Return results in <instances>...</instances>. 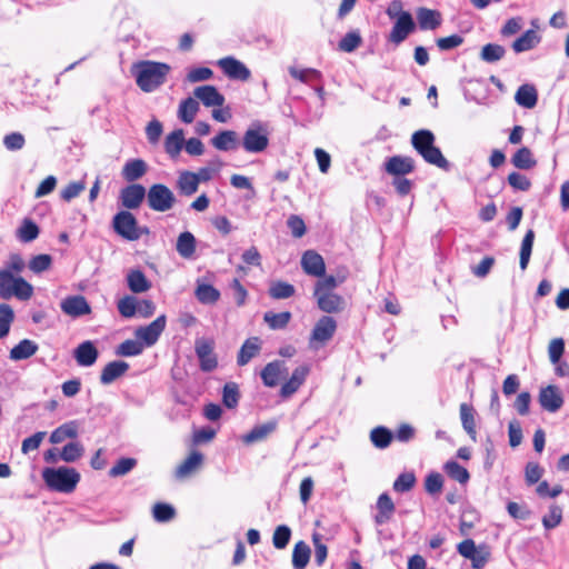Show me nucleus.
I'll list each match as a JSON object with an SVG mask.
<instances>
[{
	"mask_svg": "<svg viewBox=\"0 0 569 569\" xmlns=\"http://www.w3.org/2000/svg\"><path fill=\"white\" fill-rule=\"evenodd\" d=\"M170 70L171 67L169 64L151 60L139 61L131 68L137 86L143 92H152L162 86Z\"/></svg>",
	"mask_w": 569,
	"mask_h": 569,
	"instance_id": "1",
	"label": "nucleus"
},
{
	"mask_svg": "<svg viewBox=\"0 0 569 569\" xmlns=\"http://www.w3.org/2000/svg\"><path fill=\"white\" fill-rule=\"evenodd\" d=\"M42 478L50 490L70 493L80 481V473L69 467L46 468L42 471Z\"/></svg>",
	"mask_w": 569,
	"mask_h": 569,
	"instance_id": "2",
	"label": "nucleus"
},
{
	"mask_svg": "<svg viewBox=\"0 0 569 569\" xmlns=\"http://www.w3.org/2000/svg\"><path fill=\"white\" fill-rule=\"evenodd\" d=\"M33 295V287L21 276L8 271H0V298L8 300L12 297L21 301L29 300Z\"/></svg>",
	"mask_w": 569,
	"mask_h": 569,
	"instance_id": "3",
	"label": "nucleus"
},
{
	"mask_svg": "<svg viewBox=\"0 0 569 569\" xmlns=\"http://www.w3.org/2000/svg\"><path fill=\"white\" fill-rule=\"evenodd\" d=\"M113 230L123 239L136 241L143 233H148L147 228H140L136 217L127 210L118 212L112 219Z\"/></svg>",
	"mask_w": 569,
	"mask_h": 569,
	"instance_id": "4",
	"label": "nucleus"
},
{
	"mask_svg": "<svg viewBox=\"0 0 569 569\" xmlns=\"http://www.w3.org/2000/svg\"><path fill=\"white\" fill-rule=\"evenodd\" d=\"M148 206L157 212H166L173 208L176 196L166 184H152L147 192Z\"/></svg>",
	"mask_w": 569,
	"mask_h": 569,
	"instance_id": "5",
	"label": "nucleus"
},
{
	"mask_svg": "<svg viewBox=\"0 0 569 569\" xmlns=\"http://www.w3.org/2000/svg\"><path fill=\"white\" fill-rule=\"evenodd\" d=\"M213 341L204 338L194 342L196 355L199 359L200 369L204 372L213 371L218 366L217 356L213 352Z\"/></svg>",
	"mask_w": 569,
	"mask_h": 569,
	"instance_id": "6",
	"label": "nucleus"
},
{
	"mask_svg": "<svg viewBox=\"0 0 569 569\" xmlns=\"http://www.w3.org/2000/svg\"><path fill=\"white\" fill-rule=\"evenodd\" d=\"M166 323L167 318L164 315H161L148 326L139 327L134 335L137 339L142 341L147 347H151L158 341L160 335L166 328Z\"/></svg>",
	"mask_w": 569,
	"mask_h": 569,
	"instance_id": "7",
	"label": "nucleus"
},
{
	"mask_svg": "<svg viewBox=\"0 0 569 569\" xmlns=\"http://www.w3.org/2000/svg\"><path fill=\"white\" fill-rule=\"evenodd\" d=\"M218 66L229 79L247 81L251 77V72L244 63L233 57L220 59Z\"/></svg>",
	"mask_w": 569,
	"mask_h": 569,
	"instance_id": "8",
	"label": "nucleus"
},
{
	"mask_svg": "<svg viewBox=\"0 0 569 569\" xmlns=\"http://www.w3.org/2000/svg\"><path fill=\"white\" fill-rule=\"evenodd\" d=\"M60 308L63 313L72 318H79L91 312V307L87 299L80 295L64 298L60 303Z\"/></svg>",
	"mask_w": 569,
	"mask_h": 569,
	"instance_id": "9",
	"label": "nucleus"
},
{
	"mask_svg": "<svg viewBox=\"0 0 569 569\" xmlns=\"http://www.w3.org/2000/svg\"><path fill=\"white\" fill-rule=\"evenodd\" d=\"M395 24L389 34V40L396 44L403 42L407 37L415 30L416 24L411 13L402 14L393 19Z\"/></svg>",
	"mask_w": 569,
	"mask_h": 569,
	"instance_id": "10",
	"label": "nucleus"
},
{
	"mask_svg": "<svg viewBox=\"0 0 569 569\" xmlns=\"http://www.w3.org/2000/svg\"><path fill=\"white\" fill-rule=\"evenodd\" d=\"M538 400L540 406L549 412L558 411L563 405V397L559 388L552 385L540 390Z\"/></svg>",
	"mask_w": 569,
	"mask_h": 569,
	"instance_id": "11",
	"label": "nucleus"
},
{
	"mask_svg": "<svg viewBox=\"0 0 569 569\" xmlns=\"http://www.w3.org/2000/svg\"><path fill=\"white\" fill-rule=\"evenodd\" d=\"M385 170L395 177L406 176L415 170V161L408 156H393L385 162Z\"/></svg>",
	"mask_w": 569,
	"mask_h": 569,
	"instance_id": "12",
	"label": "nucleus"
},
{
	"mask_svg": "<svg viewBox=\"0 0 569 569\" xmlns=\"http://www.w3.org/2000/svg\"><path fill=\"white\" fill-rule=\"evenodd\" d=\"M193 96L206 107H221L224 103V97L211 84L197 87L193 90Z\"/></svg>",
	"mask_w": 569,
	"mask_h": 569,
	"instance_id": "13",
	"label": "nucleus"
},
{
	"mask_svg": "<svg viewBox=\"0 0 569 569\" xmlns=\"http://www.w3.org/2000/svg\"><path fill=\"white\" fill-rule=\"evenodd\" d=\"M146 196V189L142 184H130L121 190L122 206L127 209H137L140 207Z\"/></svg>",
	"mask_w": 569,
	"mask_h": 569,
	"instance_id": "14",
	"label": "nucleus"
},
{
	"mask_svg": "<svg viewBox=\"0 0 569 569\" xmlns=\"http://www.w3.org/2000/svg\"><path fill=\"white\" fill-rule=\"evenodd\" d=\"M98 356V349L90 340L81 342L73 351V357L81 367H91L96 363Z\"/></svg>",
	"mask_w": 569,
	"mask_h": 569,
	"instance_id": "15",
	"label": "nucleus"
},
{
	"mask_svg": "<svg viewBox=\"0 0 569 569\" xmlns=\"http://www.w3.org/2000/svg\"><path fill=\"white\" fill-rule=\"evenodd\" d=\"M242 146L248 152H261L268 147V138L261 129L250 128L243 136Z\"/></svg>",
	"mask_w": 569,
	"mask_h": 569,
	"instance_id": "16",
	"label": "nucleus"
},
{
	"mask_svg": "<svg viewBox=\"0 0 569 569\" xmlns=\"http://www.w3.org/2000/svg\"><path fill=\"white\" fill-rule=\"evenodd\" d=\"M309 371H310V368L307 365L297 367L293 370L290 379L282 385V387L280 389L281 397L288 398V397L292 396L299 389V387L303 383Z\"/></svg>",
	"mask_w": 569,
	"mask_h": 569,
	"instance_id": "17",
	"label": "nucleus"
},
{
	"mask_svg": "<svg viewBox=\"0 0 569 569\" xmlns=\"http://www.w3.org/2000/svg\"><path fill=\"white\" fill-rule=\"evenodd\" d=\"M287 371L286 365L281 360H274L262 369L261 379L267 387H276L283 373Z\"/></svg>",
	"mask_w": 569,
	"mask_h": 569,
	"instance_id": "18",
	"label": "nucleus"
},
{
	"mask_svg": "<svg viewBox=\"0 0 569 569\" xmlns=\"http://www.w3.org/2000/svg\"><path fill=\"white\" fill-rule=\"evenodd\" d=\"M377 515L375 516L376 525L382 526L389 522L396 510V506L388 493H381L377 500Z\"/></svg>",
	"mask_w": 569,
	"mask_h": 569,
	"instance_id": "19",
	"label": "nucleus"
},
{
	"mask_svg": "<svg viewBox=\"0 0 569 569\" xmlns=\"http://www.w3.org/2000/svg\"><path fill=\"white\" fill-rule=\"evenodd\" d=\"M129 370V363L117 360L104 366L100 375V382L104 386L112 383Z\"/></svg>",
	"mask_w": 569,
	"mask_h": 569,
	"instance_id": "20",
	"label": "nucleus"
},
{
	"mask_svg": "<svg viewBox=\"0 0 569 569\" xmlns=\"http://www.w3.org/2000/svg\"><path fill=\"white\" fill-rule=\"evenodd\" d=\"M261 350V340L259 337H251L247 339L241 346L238 357L237 363L242 367L249 363L251 359L259 355Z\"/></svg>",
	"mask_w": 569,
	"mask_h": 569,
	"instance_id": "21",
	"label": "nucleus"
},
{
	"mask_svg": "<svg viewBox=\"0 0 569 569\" xmlns=\"http://www.w3.org/2000/svg\"><path fill=\"white\" fill-rule=\"evenodd\" d=\"M148 171V164L142 159H130L122 168V177L128 182H133L142 178Z\"/></svg>",
	"mask_w": 569,
	"mask_h": 569,
	"instance_id": "22",
	"label": "nucleus"
},
{
	"mask_svg": "<svg viewBox=\"0 0 569 569\" xmlns=\"http://www.w3.org/2000/svg\"><path fill=\"white\" fill-rule=\"evenodd\" d=\"M38 349L39 346L34 341L23 339L10 350L9 358L12 361L26 360L34 356Z\"/></svg>",
	"mask_w": 569,
	"mask_h": 569,
	"instance_id": "23",
	"label": "nucleus"
},
{
	"mask_svg": "<svg viewBox=\"0 0 569 569\" xmlns=\"http://www.w3.org/2000/svg\"><path fill=\"white\" fill-rule=\"evenodd\" d=\"M184 146V131L176 129L164 140V150L171 159H177Z\"/></svg>",
	"mask_w": 569,
	"mask_h": 569,
	"instance_id": "24",
	"label": "nucleus"
},
{
	"mask_svg": "<svg viewBox=\"0 0 569 569\" xmlns=\"http://www.w3.org/2000/svg\"><path fill=\"white\" fill-rule=\"evenodd\" d=\"M127 284L130 291L133 293H143L151 288V282L139 269H133L128 272Z\"/></svg>",
	"mask_w": 569,
	"mask_h": 569,
	"instance_id": "25",
	"label": "nucleus"
},
{
	"mask_svg": "<svg viewBox=\"0 0 569 569\" xmlns=\"http://www.w3.org/2000/svg\"><path fill=\"white\" fill-rule=\"evenodd\" d=\"M196 244L194 236L189 231H184L181 232L177 239L176 250L180 257L191 259L196 252Z\"/></svg>",
	"mask_w": 569,
	"mask_h": 569,
	"instance_id": "26",
	"label": "nucleus"
},
{
	"mask_svg": "<svg viewBox=\"0 0 569 569\" xmlns=\"http://www.w3.org/2000/svg\"><path fill=\"white\" fill-rule=\"evenodd\" d=\"M79 430V425L76 420L68 421L57 429H54L50 435V442L53 445L61 443L66 439L77 438Z\"/></svg>",
	"mask_w": 569,
	"mask_h": 569,
	"instance_id": "27",
	"label": "nucleus"
},
{
	"mask_svg": "<svg viewBox=\"0 0 569 569\" xmlns=\"http://www.w3.org/2000/svg\"><path fill=\"white\" fill-rule=\"evenodd\" d=\"M211 144L220 151L234 150L238 147V134L232 130H223L211 139Z\"/></svg>",
	"mask_w": 569,
	"mask_h": 569,
	"instance_id": "28",
	"label": "nucleus"
},
{
	"mask_svg": "<svg viewBox=\"0 0 569 569\" xmlns=\"http://www.w3.org/2000/svg\"><path fill=\"white\" fill-rule=\"evenodd\" d=\"M417 18L422 30H435L441 24V16L436 10L420 8L417 11Z\"/></svg>",
	"mask_w": 569,
	"mask_h": 569,
	"instance_id": "29",
	"label": "nucleus"
},
{
	"mask_svg": "<svg viewBox=\"0 0 569 569\" xmlns=\"http://www.w3.org/2000/svg\"><path fill=\"white\" fill-rule=\"evenodd\" d=\"M203 456L199 451H193L189 457L177 468L176 477L183 479L193 473L202 463Z\"/></svg>",
	"mask_w": 569,
	"mask_h": 569,
	"instance_id": "30",
	"label": "nucleus"
},
{
	"mask_svg": "<svg viewBox=\"0 0 569 569\" xmlns=\"http://www.w3.org/2000/svg\"><path fill=\"white\" fill-rule=\"evenodd\" d=\"M515 100L519 106L532 109L538 100L536 88L531 84L520 86L516 92Z\"/></svg>",
	"mask_w": 569,
	"mask_h": 569,
	"instance_id": "31",
	"label": "nucleus"
},
{
	"mask_svg": "<svg viewBox=\"0 0 569 569\" xmlns=\"http://www.w3.org/2000/svg\"><path fill=\"white\" fill-rule=\"evenodd\" d=\"M540 42V37L535 30H527L521 37L512 43L516 53H521L533 49Z\"/></svg>",
	"mask_w": 569,
	"mask_h": 569,
	"instance_id": "32",
	"label": "nucleus"
},
{
	"mask_svg": "<svg viewBox=\"0 0 569 569\" xmlns=\"http://www.w3.org/2000/svg\"><path fill=\"white\" fill-rule=\"evenodd\" d=\"M411 143L415 150L421 154L435 144V134L427 129L418 130L412 134Z\"/></svg>",
	"mask_w": 569,
	"mask_h": 569,
	"instance_id": "33",
	"label": "nucleus"
},
{
	"mask_svg": "<svg viewBox=\"0 0 569 569\" xmlns=\"http://www.w3.org/2000/svg\"><path fill=\"white\" fill-rule=\"evenodd\" d=\"M177 187L184 196H192L199 188V179L191 171H183L179 174Z\"/></svg>",
	"mask_w": 569,
	"mask_h": 569,
	"instance_id": "34",
	"label": "nucleus"
},
{
	"mask_svg": "<svg viewBox=\"0 0 569 569\" xmlns=\"http://www.w3.org/2000/svg\"><path fill=\"white\" fill-rule=\"evenodd\" d=\"M199 111V102L189 97L182 100L179 104L178 117L184 123H191Z\"/></svg>",
	"mask_w": 569,
	"mask_h": 569,
	"instance_id": "35",
	"label": "nucleus"
},
{
	"mask_svg": "<svg viewBox=\"0 0 569 569\" xmlns=\"http://www.w3.org/2000/svg\"><path fill=\"white\" fill-rule=\"evenodd\" d=\"M460 419L465 431L470 436V438L476 441L477 431H476V421H475V410L471 406L467 403L460 405Z\"/></svg>",
	"mask_w": 569,
	"mask_h": 569,
	"instance_id": "36",
	"label": "nucleus"
},
{
	"mask_svg": "<svg viewBox=\"0 0 569 569\" xmlns=\"http://www.w3.org/2000/svg\"><path fill=\"white\" fill-rule=\"evenodd\" d=\"M347 278L348 270L346 268H339L336 274H327L322 261V291H332L337 286L343 283Z\"/></svg>",
	"mask_w": 569,
	"mask_h": 569,
	"instance_id": "37",
	"label": "nucleus"
},
{
	"mask_svg": "<svg viewBox=\"0 0 569 569\" xmlns=\"http://www.w3.org/2000/svg\"><path fill=\"white\" fill-rule=\"evenodd\" d=\"M303 271L310 276L320 278V254L313 250H308L301 258Z\"/></svg>",
	"mask_w": 569,
	"mask_h": 569,
	"instance_id": "38",
	"label": "nucleus"
},
{
	"mask_svg": "<svg viewBox=\"0 0 569 569\" xmlns=\"http://www.w3.org/2000/svg\"><path fill=\"white\" fill-rule=\"evenodd\" d=\"M310 547L305 541L295 545L292 552V566L295 569H303L310 559Z\"/></svg>",
	"mask_w": 569,
	"mask_h": 569,
	"instance_id": "39",
	"label": "nucleus"
},
{
	"mask_svg": "<svg viewBox=\"0 0 569 569\" xmlns=\"http://www.w3.org/2000/svg\"><path fill=\"white\" fill-rule=\"evenodd\" d=\"M345 308V300L332 291H322V311L339 312Z\"/></svg>",
	"mask_w": 569,
	"mask_h": 569,
	"instance_id": "40",
	"label": "nucleus"
},
{
	"mask_svg": "<svg viewBox=\"0 0 569 569\" xmlns=\"http://www.w3.org/2000/svg\"><path fill=\"white\" fill-rule=\"evenodd\" d=\"M264 322L272 330L283 329L288 326L291 320V313L289 311H283L279 313H274L272 311H268L263 315Z\"/></svg>",
	"mask_w": 569,
	"mask_h": 569,
	"instance_id": "41",
	"label": "nucleus"
},
{
	"mask_svg": "<svg viewBox=\"0 0 569 569\" xmlns=\"http://www.w3.org/2000/svg\"><path fill=\"white\" fill-rule=\"evenodd\" d=\"M276 422H267L264 425L254 427L250 432L243 436V442L253 443L263 440L276 429Z\"/></svg>",
	"mask_w": 569,
	"mask_h": 569,
	"instance_id": "42",
	"label": "nucleus"
},
{
	"mask_svg": "<svg viewBox=\"0 0 569 569\" xmlns=\"http://www.w3.org/2000/svg\"><path fill=\"white\" fill-rule=\"evenodd\" d=\"M535 240L533 230H528L522 239L521 248H520V268L521 270H526L530 260L532 246Z\"/></svg>",
	"mask_w": 569,
	"mask_h": 569,
	"instance_id": "43",
	"label": "nucleus"
},
{
	"mask_svg": "<svg viewBox=\"0 0 569 569\" xmlns=\"http://www.w3.org/2000/svg\"><path fill=\"white\" fill-rule=\"evenodd\" d=\"M392 433L385 427H376L370 432V440L378 449L387 448L392 440Z\"/></svg>",
	"mask_w": 569,
	"mask_h": 569,
	"instance_id": "44",
	"label": "nucleus"
},
{
	"mask_svg": "<svg viewBox=\"0 0 569 569\" xmlns=\"http://www.w3.org/2000/svg\"><path fill=\"white\" fill-rule=\"evenodd\" d=\"M194 295L201 303L206 305L214 303L220 298V292L213 286L207 283L198 284Z\"/></svg>",
	"mask_w": 569,
	"mask_h": 569,
	"instance_id": "45",
	"label": "nucleus"
},
{
	"mask_svg": "<svg viewBox=\"0 0 569 569\" xmlns=\"http://www.w3.org/2000/svg\"><path fill=\"white\" fill-rule=\"evenodd\" d=\"M506 54V49L497 43H488L482 47L480 58L485 62L492 63L501 60Z\"/></svg>",
	"mask_w": 569,
	"mask_h": 569,
	"instance_id": "46",
	"label": "nucleus"
},
{
	"mask_svg": "<svg viewBox=\"0 0 569 569\" xmlns=\"http://www.w3.org/2000/svg\"><path fill=\"white\" fill-rule=\"evenodd\" d=\"M423 160L430 164H433L440 169L447 170L449 168L448 160L443 157L442 152L435 144L430 147L426 152L420 154Z\"/></svg>",
	"mask_w": 569,
	"mask_h": 569,
	"instance_id": "47",
	"label": "nucleus"
},
{
	"mask_svg": "<svg viewBox=\"0 0 569 569\" xmlns=\"http://www.w3.org/2000/svg\"><path fill=\"white\" fill-rule=\"evenodd\" d=\"M295 292V287L284 281H274L269 288V296L277 300L288 299L292 297Z\"/></svg>",
	"mask_w": 569,
	"mask_h": 569,
	"instance_id": "48",
	"label": "nucleus"
},
{
	"mask_svg": "<svg viewBox=\"0 0 569 569\" xmlns=\"http://www.w3.org/2000/svg\"><path fill=\"white\" fill-rule=\"evenodd\" d=\"M39 236V228L31 219H24L17 230V237L22 242H31Z\"/></svg>",
	"mask_w": 569,
	"mask_h": 569,
	"instance_id": "49",
	"label": "nucleus"
},
{
	"mask_svg": "<svg viewBox=\"0 0 569 569\" xmlns=\"http://www.w3.org/2000/svg\"><path fill=\"white\" fill-rule=\"evenodd\" d=\"M512 163L518 169H531L536 166L531 151L527 147L520 148L512 157Z\"/></svg>",
	"mask_w": 569,
	"mask_h": 569,
	"instance_id": "50",
	"label": "nucleus"
},
{
	"mask_svg": "<svg viewBox=\"0 0 569 569\" xmlns=\"http://www.w3.org/2000/svg\"><path fill=\"white\" fill-rule=\"evenodd\" d=\"M152 516L157 522H168L176 516L174 508L164 502H157L152 508Z\"/></svg>",
	"mask_w": 569,
	"mask_h": 569,
	"instance_id": "51",
	"label": "nucleus"
},
{
	"mask_svg": "<svg viewBox=\"0 0 569 569\" xmlns=\"http://www.w3.org/2000/svg\"><path fill=\"white\" fill-rule=\"evenodd\" d=\"M143 351V343L138 340H124L117 347L116 353L121 357L138 356Z\"/></svg>",
	"mask_w": 569,
	"mask_h": 569,
	"instance_id": "52",
	"label": "nucleus"
},
{
	"mask_svg": "<svg viewBox=\"0 0 569 569\" xmlns=\"http://www.w3.org/2000/svg\"><path fill=\"white\" fill-rule=\"evenodd\" d=\"M83 452H84V449L81 443L69 442L62 448V450L60 452V459L66 462H74L79 458H81Z\"/></svg>",
	"mask_w": 569,
	"mask_h": 569,
	"instance_id": "53",
	"label": "nucleus"
},
{
	"mask_svg": "<svg viewBox=\"0 0 569 569\" xmlns=\"http://www.w3.org/2000/svg\"><path fill=\"white\" fill-rule=\"evenodd\" d=\"M13 319L12 308L7 303H0V339L8 336Z\"/></svg>",
	"mask_w": 569,
	"mask_h": 569,
	"instance_id": "54",
	"label": "nucleus"
},
{
	"mask_svg": "<svg viewBox=\"0 0 569 569\" xmlns=\"http://www.w3.org/2000/svg\"><path fill=\"white\" fill-rule=\"evenodd\" d=\"M362 42L359 31L348 32L338 44V48L342 52H353Z\"/></svg>",
	"mask_w": 569,
	"mask_h": 569,
	"instance_id": "55",
	"label": "nucleus"
},
{
	"mask_svg": "<svg viewBox=\"0 0 569 569\" xmlns=\"http://www.w3.org/2000/svg\"><path fill=\"white\" fill-rule=\"evenodd\" d=\"M137 303L134 296H126L118 301V311L123 318H132L137 313Z\"/></svg>",
	"mask_w": 569,
	"mask_h": 569,
	"instance_id": "56",
	"label": "nucleus"
},
{
	"mask_svg": "<svg viewBox=\"0 0 569 569\" xmlns=\"http://www.w3.org/2000/svg\"><path fill=\"white\" fill-rule=\"evenodd\" d=\"M445 471L460 483H466L470 477L468 470L456 461H448L445 465Z\"/></svg>",
	"mask_w": 569,
	"mask_h": 569,
	"instance_id": "57",
	"label": "nucleus"
},
{
	"mask_svg": "<svg viewBox=\"0 0 569 569\" xmlns=\"http://www.w3.org/2000/svg\"><path fill=\"white\" fill-rule=\"evenodd\" d=\"M239 388L234 382H227L222 391V402L227 408H234L239 401Z\"/></svg>",
	"mask_w": 569,
	"mask_h": 569,
	"instance_id": "58",
	"label": "nucleus"
},
{
	"mask_svg": "<svg viewBox=\"0 0 569 569\" xmlns=\"http://www.w3.org/2000/svg\"><path fill=\"white\" fill-rule=\"evenodd\" d=\"M26 262L19 253H11L0 271H8L11 274L20 276L24 270Z\"/></svg>",
	"mask_w": 569,
	"mask_h": 569,
	"instance_id": "59",
	"label": "nucleus"
},
{
	"mask_svg": "<svg viewBox=\"0 0 569 569\" xmlns=\"http://www.w3.org/2000/svg\"><path fill=\"white\" fill-rule=\"evenodd\" d=\"M137 466L134 458H121L109 470V476L117 478L129 473Z\"/></svg>",
	"mask_w": 569,
	"mask_h": 569,
	"instance_id": "60",
	"label": "nucleus"
},
{
	"mask_svg": "<svg viewBox=\"0 0 569 569\" xmlns=\"http://www.w3.org/2000/svg\"><path fill=\"white\" fill-rule=\"evenodd\" d=\"M415 483L416 476L413 472H403L395 480L392 488L397 492H407L413 488Z\"/></svg>",
	"mask_w": 569,
	"mask_h": 569,
	"instance_id": "61",
	"label": "nucleus"
},
{
	"mask_svg": "<svg viewBox=\"0 0 569 569\" xmlns=\"http://www.w3.org/2000/svg\"><path fill=\"white\" fill-rule=\"evenodd\" d=\"M291 530L288 526H278L273 532L272 543L277 549H283L289 543Z\"/></svg>",
	"mask_w": 569,
	"mask_h": 569,
	"instance_id": "62",
	"label": "nucleus"
},
{
	"mask_svg": "<svg viewBox=\"0 0 569 569\" xmlns=\"http://www.w3.org/2000/svg\"><path fill=\"white\" fill-rule=\"evenodd\" d=\"M562 520V509L552 505L549 508L548 513L542 518V525L546 529L556 528Z\"/></svg>",
	"mask_w": 569,
	"mask_h": 569,
	"instance_id": "63",
	"label": "nucleus"
},
{
	"mask_svg": "<svg viewBox=\"0 0 569 569\" xmlns=\"http://www.w3.org/2000/svg\"><path fill=\"white\" fill-rule=\"evenodd\" d=\"M26 144L24 136L20 132H11L3 137V146L9 151L21 150Z\"/></svg>",
	"mask_w": 569,
	"mask_h": 569,
	"instance_id": "64",
	"label": "nucleus"
}]
</instances>
